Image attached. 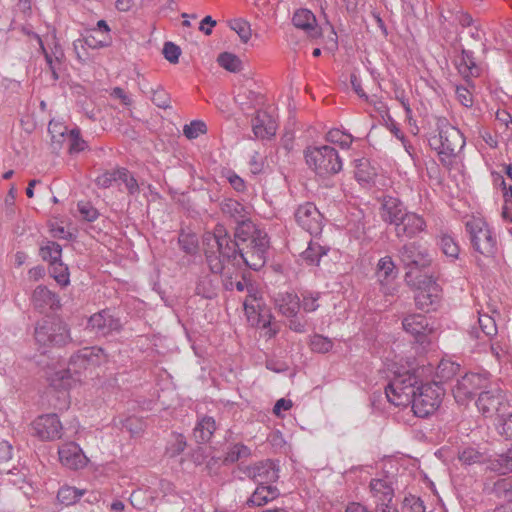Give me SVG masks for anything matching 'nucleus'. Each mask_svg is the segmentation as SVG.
Returning <instances> with one entry per match:
<instances>
[{"mask_svg": "<svg viewBox=\"0 0 512 512\" xmlns=\"http://www.w3.org/2000/svg\"><path fill=\"white\" fill-rule=\"evenodd\" d=\"M235 289L239 292H247L243 300V307L247 320L251 325H260L263 321V327L269 325V320L262 319L261 307L264 304L257 287L245 278L235 281Z\"/></svg>", "mask_w": 512, "mask_h": 512, "instance_id": "9", "label": "nucleus"}, {"mask_svg": "<svg viewBox=\"0 0 512 512\" xmlns=\"http://www.w3.org/2000/svg\"><path fill=\"white\" fill-rule=\"evenodd\" d=\"M35 339L42 346H63L70 341L68 325L59 320H43L35 328Z\"/></svg>", "mask_w": 512, "mask_h": 512, "instance_id": "8", "label": "nucleus"}, {"mask_svg": "<svg viewBox=\"0 0 512 512\" xmlns=\"http://www.w3.org/2000/svg\"><path fill=\"white\" fill-rule=\"evenodd\" d=\"M150 93V99L157 107L162 109L170 108V95L161 86H157V88H151Z\"/></svg>", "mask_w": 512, "mask_h": 512, "instance_id": "49", "label": "nucleus"}, {"mask_svg": "<svg viewBox=\"0 0 512 512\" xmlns=\"http://www.w3.org/2000/svg\"><path fill=\"white\" fill-rule=\"evenodd\" d=\"M203 244L206 261L212 273L222 272L226 262L233 268L244 264L257 271L265 265L270 247L267 233L256 235L255 239L243 246L233 243L222 224H217L213 233L205 234Z\"/></svg>", "mask_w": 512, "mask_h": 512, "instance_id": "1", "label": "nucleus"}, {"mask_svg": "<svg viewBox=\"0 0 512 512\" xmlns=\"http://www.w3.org/2000/svg\"><path fill=\"white\" fill-rule=\"evenodd\" d=\"M279 496V490L272 485H258L253 494L247 500L249 507L262 506Z\"/></svg>", "mask_w": 512, "mask_h": 512, "instance_id": "29", "label": "nucleus"}, {"mask_svg": "<svg viewBox=\"0 0 512 512\" xmlns=\"http://www.w3.org/2000/svg\"><path fill=\"white\" fill-rule=\"evenodd\" d=\"M117 181H121L125 184V187L129 194L136 195L139 193V184L134 176L126 168L116 169Z\"/></svg>", "mask_w": 512, "mask_h": 512, "instance_id": "42", "label": "nucleus"}, {"mask_svg": "<svg viewBox=\"0 0 512 512\" xmlns=\"http://www.w3.org/2000/svg\"><path fill=\"white\" fill-rule=\"evenodd\" d=\"M226 179L237 192H243L246 188L244 180L233 171H227Z\"/></svg>", "mask_w": 512, "mask_h": 512, "instance_id": "60", "label": "nucleus"}, {"mask_svg": "<svg viewBox=\"0 0 512 512\" xmlns=\"http://www.w3.org/2000/svg\"><path fill=\"white\" fill-rule=\"evenodd\" d=\"M216 25V21L211 16H205L200 22L199 30L205 35L212 33V28Z\"/></svg>", "mask_w": 512, "mask_h": 512, "instance_id": "63", "label": "nucleus"}, {"mask_svg": "<svg viewBox=\"0 0 512 512\" xmlns=\"http://www.w3.org/2000/svg\"><path fill=\"white\" fill-rule=\"evenodd\" d=\"M377 281L380 284V290L385 296H392L396 292L394 280L397 277L396 266L390 256L379 259L376 269Z\"/></svg>", "mask_w": 512, "mask_h": 512, "instance_id": "15", "label": "nucleus"}, {"mask_svg": "<svg viewBox=\"0 0 512 512\" xmlns=\"http://www.w3.org/2000/svg\"><path fill=\"white\" fill-rule=\"evenodd\" d=\"M85 493L84 489L65 485L58 490L57 499L61 504L70 506L78 502Z\"/></svg>", "mask_w": 512, "mask_h": 512, "instance_id": "36", "label": "nucleus"}, {"mask_svg": "<svg viewBox=\"0 0 512 512\" xmlns=\"http://www.w3.org/2000/svg\"><path fill=\"white\" fill-rule=\"evenodd\" d=\"M234 99L243 111L255 108L262 103V95L246 87L240 88Z\"/></svg>", "mask_w": 512, "mask_h": 512, "instance_id": "33", "label": "nucleus"}, {"mask_svg": "<svg viewBox=\"0 0 512 512\" xmlns=\"http://www.w3.org/2000/svg\"><path fill=\"white\" fill-rule=\"evenodd\" d=\"M225 269L217 274L223 275V286L226 290H233L235 288V281L232 280L231 274L236 269L231 264L225 263Z\"/></svg>", "mask_w": 512, "mask_h": 512, "instance_id": "61", "label": "nucleus"}, {"mask_svg": "<svg viewBox=\"0 0 512 512\" xmlns=\"http://www.w3.org/2000/svg\"><path fill=\"white\" fill-rule=\"evenodd\" d=\"M499 432L507 439H512V415L503 420L499 427Z\"/></svg>", "mask_w": 512, "mask_h": 512, "instance_id": "64", "label": "nucleus"}, {"mask_svg": "<svg viewBox=\"0 0 512 512\" xmlns=\"http://www.w3.org/2000/svg\"><path fill=\"white\" fill-rule=\"evenodd\" d=\"M277 311L284 317L296 316L300 309V298L293 292H279L274 298Z\"/></svg>", "mask_w": 512, "mask_h": 512, "instance_id": "25", "label": "nucleus"}, {"mask_svg": "<svg viewBox=\"0 0 512 512\" xmlns=\"http://www.w3.org/2000/svg\"><path fill=\"white\" fill-rule=\"evenodd\" d=\"M301 297L302 301L300 302V307L302 306L305 312L311 313L318 309L319 292L304 291L301 293Z\"/></svg>", "mask_w": 512, "mask_h": 512, "instance_id": "52", "label": "nucleus"}, {"mask_svg": "<svg viewBox=\"0 0 512 512\" xmlns=\"http://www.w3.org/2000/svg\"><path fill=\"white\" fill-rule=\"evenodd\" d=\"M427 227L423 216L407 211L399 224L395 227V235L397 238H414L424 232Z\"/></svg>", "mask_w": 512, "mask_h": 512, "instance_id": "17", "label": "nucleus"}, {"mask_svg": "<svg viewBox=\"0 0 512 512\" xmlns=\"http://www.w3.org/2000/svg\"><path fill=\"white\" fill-rule=\"evenodd\" d=\"M401 512H426V507L420 497L409 494L402 501Z\"/></svg>", "mask_w": 512, "mask_h": 512, "instance_id": "46", "label": "nucleus"}, {"mask_svg": "<svg viewBox=\"0 0 512 512\" xmlns=\"http://www.w3.org/2000/svg\"><path fill=\"white\" fill-rule=\"evenodd\" d=\"M31 303L35 310L43 314L54 312L61 307L59 296L43 285H39L34 289Z\"/></svg>", "mask_w": 512, "mask_h": 512, "instance_id": "16", "label": "nucleus"}, {"mask_svg": "<svg viewBox=\"0 0 512 512\" xmlns=\"http://www.w3.org/2000/svg\"><path fill=\"white\" fill-rule=\"evenodd\" d=\"M260 233H266L264 230L259 229L252 221L248 218H244L242 221H237V227L235 228V240L233 243H239L240 246L255 239V236Z\"/></svg>", "mask_w": 512, "mask_h": 512, "instance_id": "28", "label": "nucleus"}, {"mask_svg": "<svg viewBox=\"0 0 512 512\" xmlns=\"http://www.w3.org/2000/svg\"><path fill=\"white\" fill-rule=\"evenodd\" d=\"M32 427L34 433L41 440H56L62 436V424L56 414H46L39 416L33 421Z\"/></svg>", "mask_w": 512, "mask_h": 512, "instance_id": "14", "label": "nucleus"}, {"mask_svg": "<svg viewBox=\"0 0 512 512\" xmlns=\"http://www.w3.org/2000/svg\"><path fill=\"white\" fill-rule=\"evenodd\" d=\"M326 140L331 143L340 145L341 148L348 149L352 144L353 138L350 134L332 129L326 134Z\"/></svg>", "mask_w": 512, "mask_h": 512, "instance_id": "47", "label": "nucleus"}, {"mask_svg": "<svg viewBox=\"0 0 512 512\" xmlns=\"http://www.w3.org/2000/svg\"><path fill=\"white\" fill-rule=\"evenodd\" d=\"M292 22L295 27L304 30L309 37L317 38L320 36L316 17L310 10L298 9L293 15Z\"/></svg>", "mask_w": 512, "mask_h": 512, "instance_id": "26", "label": "nucleus"}, {"mask_svg": "<svg viewBox=\"0 0 512 512\" xmlns=\"http://www.w3.org/2000/svg\"><path fill=\"white\" fill-rule=\"evenodd\" d=\"M295 220L300 227L311 235H318L322 231L323 216L311 202L302 204L297 208Z\"/></svg>", "mask_w": 512, "mask_h": 512, "instance_id": "12", "label": "nucleus"}, {"mask_svg": "<svg viewBox=\"0 0 512 512\" xmlns=\"http://www.w3.org/2000/svg\"><path fill=\"white\" fill-rule=\"evenodd\" d=\"M399 257L406 268L421 270L430 266L432 256L428 247L421 242H408L399 250Z\"/></svg>", "mask_w": 512, "mask_h": 512, "instance_id": "10", "label": "nucleus"}, {"mask_svg": "<svg viewBox=\"0 0 512 512\" xmlns=\"http://www.w3.org/2000/svg\"><path fill=\"white\" fill-rule=\"evenodd\" d=\"M252 130L256 138H270L276 133V123L268 113L258 111L252 120Z\"/></svg>", "mask_w": 512, "mask_h": 512, "instance_id": "27", "label": "nucleus"}, {"mask_svg": "<svg viewBox=\"0 0 512 512\" xmlns=\"http://www.w3.org/2000/svg\"><path fill=\"white\" fill-rule=\"evenodd\" d=\"M327 250L320 244L310 241L308 247L302 252L303 259L309 265H317L320 262L322 256L326 255Z\"/></svg>", "mask_w": 512, "mask_h": 512, "instance_id": "40", "label": "nucleus"}, {"mask_svg": "<svg viewBox=\"0 0 512 512\" xmlns=\"http://www.w3.org/2000/svg\"><path fill=\"white\" fill-rule=\"evenodd\" d=\"M404 330L415 337L421 345L428 343L427 336L432 332L429 320L421 314L408 315L402 322Z\"/></svg>", "mask_w": 512, "mask_h": 512, "instance_id": "20", "label": "nucleus"}, {"mask_svg": "<svg viewBox=\"0 0 512 512\" xmlns=\"http://www.w3.org/2000/svg\"><path fill=\"white\" fill-rule=\"evenodd\" d=\"M206 131V124L200 120H194L190 124H186L183 128V134L188 139H196L201 134L206 133Z\"/></svg>", "mask_w": 512, "mask_h": 512, "instance_id": "54", "label": "nucleus"}, {"mask_svg": "<svg viewBox=\"0 0 512 512\" xmlns=\"http://www.w3.org/2000/svg\"><path fill=\"white\" fill-rule=\"evenodd\" d=\"M460 371V365L451 360L443 359L436 369V378L440 382L451 380Z\"/></svg>", "mask_w": 512, "mask_h": 512, "instance_id": "39", "label": "nucleus"}, {"mask_svg": "<svg viewBox=\"0 0 512 512\" xmlns=\"http://www.w3.org/2000/svg\"><path fill=\"white\" fill-rule=\"evenodd\" d=\"M39 254L42 260L49 262L54 267V270L57 269V266L62 267V247L57 242L47 241L40 247Z\"/></svg>", "mask_w": 512, "mask_h": 512, "instance_id": "31", "label": "nucleus"}, {"mask_svg": "<svg viewBox=\"0 0 512 512\" xmlns=\"http://www.w3.org/2000/svg\"><path fill=\"white\" fill-rule=\"evenodd\" d=\"M428 142L446 167L452 165L457 153L465 146V139L460 130L448 124L439 127L438 133L431 136Z\"/></svg>", "mask_w": 512, "mask_h": 512, "instance_id": "4", "label": "nucleus"}, {"mask_svg": "<svg viewBox=\"0 0 512 512\" xmlns=\"http://www.w3.org/2000/svg\"><path fill=\"white\" fill-rule=\"evenodd\" d=\"M180 54L181 50L176 44L172 42H166L164 44L163 55L170 63H177L179 61Z\"/></svg>", "mask_w": 512, "mask_h": 512, "instance_id": "56", "label": "nucleus"}, {"mask_svg": "<svg viewBox=\"0 0 512 512\" xmlns=\"http://www.w3.org/2000/svg\"><path fill=\"white\" fill-rule=\"evenodd\" d=\"M439 245L443 253L453 259H456L459 255V246L455 239L448 234H442L440 236Z\"/></svg>", "mask_w": 512, "mask_h": 512, "instance_id": "45", "label": "nucleus"}, {"mask_svg": "<svg viewBox=\"0 0 512 512\" xmlns=\"http://www.w3.org/2000/svg\"><path fill=\"white\" fill-rule=\"evenodd\" d=\"M369 489L376 505L380 504V502H392L394 497V489L392 487V481L389 476L371 479Z\"/></svg>", "mask_w": 512, "mask_h": 512, "instance_id": "24", "label": "nucleus"}, {"mask_svg": "<svg viewBox=\"0 0 512 512\" xmlns=\"http://www.w3.org/2000/svg\"><path fill=\"white\" fill-rule=\"evenodd\" d=\"M497 334V326L493 317L488 314L478 315V328L473 327L470 335L482 340L486 337L491 340Z\"/></svg>", "mask_w": 512, "mask_h": 512, "instance_id": "30", "label": "nucleus"}, {"mask_svg": "<svg viewBox=\"0 0 512 512\" xmlns=\"http://www.w3.org/2000/svg\"><path fill=\"white\" fill-rule=\"evenodd\" d=\"M78 210L83 219L92 222L97 219L98 211L89 203H79Z\"/></svg>", "mask_w": 512, "mask_h": 512, "instance_id": "58", "label": "nucleus"}, {"mask_svg": "<svg viewBox=\"0 0 512 512\" xmlns=\"http://www.w3.org/2000/svg\"><path fill=\"white\" fill-rule=\"evenodd\" d=\"M195 292L203 298L212 299L217 295V285L211 276H200L196 283Z\"/></svg>", "mask_w": 512, "mask_h": 512, "instance_id": "37", "label": "nucleus"}, {"mask_svg": "<svg viewBox=\"0 0 512 512\" xmlns=\"http://www.w3.org/2000/svg\"><path fill=\"white\" fill-rule=\"evenodd\" d=\"M456 65L459 73L464 78L475 77L479 74V68L475 63L472 51L463 49Z\"/></svg>", "mask_w": 512, "mask_h": 512, "instance_id": "34", "label": "nucleus"}, {"mask_svg": "<svg viewBox=\"0 0 512 512\" xmlns=\"http://www.w3.org/2000/svg\"><path fill=\"white\" fill-rule=\"evenodd\" d=\"M459 460L464 465H473L476 463H480L483 460V454L474 448H465L459 453Z\"/></svg>", "mask_w": 512, "mask_h": 512, "instance_id": "55", "label": "nucleus"}, {"mask_svg": "<svg viewBox=\"0 0 512 512\" xmlns=\"http://www.w3.org/2000/svg\"><path fill=\"white\" fill-rule=\"evenodd\" d=\"M304 156L309 168L322 177L337 174L343 167L337 150L328 145L307 147Z\"/></svg>", "mask_w": 512, "mask_h": 512, "instance_id": "6", "label": "nucleus"}, {"mask_svg": "<svg viewBox=\"0 0 512 512\" xmlns=\"http://www.w3.org/2000/svg\"><path fill=\"white\" fill-rule=\"evenodd\" d=\"M54 279L62 286H66L69 284V274H68V268L62 264V267L57 266V269L55 270Z\"/></svg>", "mask_w": 512, "mask_h": 512, "instance_id": "62", "label": "nucleus"}, {"mask_svg": "<svg viewBox=\"0 0 512 512\" xmlns=\"http://www.w3.org/2000/svg\"><path fill=\"white\" fill-rule=\"evenodd\" d=\"M406 212L407 209L400 199L393 196L383 197L380 207V217L385 223L396 227Z\"/></svg>", "mask_w": 512, "mask_h": 512, "instance_id": "21", "label": "nucleus"}, {"mask_svg": "<svg viewBox=\"0 0 512 512\" xmlns=\"http://www.w3.org/2000/svg\"><path fill=\"white\" fill-rule=\"evenodd\" d=\"M121 328L120 319L114 317L108 310H102L93 314L87 323V329L97 336H107L114 332H119Z\"/></svg>", "mask_w": 512, "mask_h": 512, "instance_id": "13", "label": "nucleus"}, {"mask_svg": "<svg viewBox=\"0 0 512 512\" xmlns=\"http://www.w3.org/2000/svg\"><path fill=\"white\" fill-rule=\"evenodd\" d=\"M27 35L35 39L39 49L45 58L46 65L51 72V78L54 82L59 79V71L65 59L64 50L56 38L55 33L47 34L42 38L37 33L25 29Z\"/></svg>", "mask_w": 512, "mask_h": 512, "instance_id": "7", "label": "nucleus"}, {"mask_svg": "<svg viewBox=\"0 0 512 512\" xmlns=\"http://www.w3.org/2000/svg\"><path fill=\"white\" fill-rule=\"evenodd\" d=\"M440 296L441 289L439 285L430 279L426 287L417 291L415 303L419 309L429 311L438 304Z\"/></svg>", "mask_w": 512, "mask_h": 512, "instance_id": "23", "label": "nucleus"}, {"mask_svg": "<svg viewBox=\"0 0 512 512\" xmlns=\"http://www.w3.org/2000/svg\"><path fill=\"white\" fill-rule=\"evenodd\" d=\"M218 63L224 69L230 72H238L241 69L242 62L234 54L224 52L218 56Z\"/></svg>", "mask_w": 512, "mask_h": 512, "instance_id": "48", "label": "nucleus"}, {"mask_svg": "<svg viewBox=\"0 0 512 512\" xmlns=\"http://www.w3.org/2000/svg\"><path fill=\"white\" fill-rule=\"evenodd\" d=\"M215 429V420L212 417L205 416L197 422L193 430V436L198 443H206L211 439Z\"/></svg>", "mask_w": 512, "mask_h": 512, "instance_id": "32", "label": "nucleus"}, {"mask_svg": "<svg viewBox=\"0 0 512 512\" xmlns=\"http://www.w3.org/2000/svg\"><path fill=\"white\" fill-rule=\"evenodd\" d=\"M58 132L61 136L67 134L70 153H79L87 147V144L85 140L82 139L78 128H74L68 132L66 127L60 126V130Z\"/></svg>", "mask_w": 512, "mask_h": 512, "instance_id": "38", "label": "nucleus"}, {"mask_svg": "<svg viewBox=\"0 0 512 512\" xmlns=\"http://www.w3.org/2000/svg\"><path fill=\"white\" fill-rule=\"evenodd\" d=\"M417 384L414 374L398 375L387 385L385 394L393 405H411L414 414L424 418L438 409L444 390L436 382Z\"/></svg>", "mask_w": 512, "mask_h": 512, "instance_id": "2", "label": "nucleus"}, {"mask_svg": "<svg viewBox=\"0 0 512 512\" xmlns=\"http://www.w3.org/2000/svg\"><path fill=\"white\" fill-rule=\"evenodd\" d=\"M504 401L503 391L498 387H492L480 393L476 405L478 410L488 417L498 413Z\"/></svg>", "mask_w": 512, "mask_h": 512, "instance_id": "19", "label": "nucleus"}, {"mask_svg": "<svg viewBox=\"0 0 512 512\" xmlns=\"http://www.w3.org/2000/svg\"><path fill=\"white\" fill-rule=\"evenodd\" d=\"M491 468L499 474L512 472V457L509 455V450L498 455V457L492 462Z\"/></svg>", "mask_w": 512, "mask_h": 512, "instance_id": "51", "label": "nucleus"}, {"mask_svg": "<svg viewBox=\"0 0 512 512\" xmlns=\"http://www.w3.org/2000/svg\"><path fill=\"white\" fill-rule=\"evenodd\" d=\"M455 93H456L457 100L461 103V105H463L464 107H467V108L472 107L473 95L469 89H467L464 86H457Z\"/></svg>", "mask_w": 512, "mask_h": 512, "instance_id": "57", "label": "nucleus"}, {"mask_svg": "<svg viewBox=\"0 0 512 512\" xmlns=\"http://www.w3.org/2000/svg\"><path fill=\"white\" fill-rule=\"evenodd\" d=\"M95 181L98 187L109 188L113 182L117 181L116 170L99 175Z\"/></svg>", "mask_w": 512, "mask_h": 512, "instance_id": "59", "label": "nucleus"}, {"mask_svg": "<svg viewBox=\"0 0 512 512\" xmlns=\"http://www.w3.org/2000/svg\"><path fill=\"white\" fill-rule=\"evenodd\" d=\"M221 211L233 218L236 222L248 217V208L234 199H224L221 202Z\"/></svg>", "mask_w": 512, "mask_h": 512, "instance_id": "35", "label": "nucleus"}, {"mask_svg": "<svg viewBox=\"0 0 512 512\" xmlns=\"http://www.w3.org/2000/svg\"><path fill=\"white\" fill-rule=\"evenodd\" d=\"M278 468L271 460L259 462L245 469L244 473L258 485H271L278 477Z\"/></svg>", "mask_w": 512, "mask_h": 512, "instance_id": "18", "label": "nucleus"}, {"mask_svg": "<svg viewBox=\"0 0 512 512\" xmlns=\"http://www.w3.org/2000/svg\"><path fill=\"white\" fill-rule=\"evenodd\" d=\"M107 361V354L101 347H85L71 356L67 369L59 370L51 377V385L56 389H67L73 374H79L91 366Z\"/></svg>", "mask_w": 512, "mask_h": 512, "instance_id": "3", "label": "nucleus"}, {"mask_svg": "<svg viewBox=\"0 0 512 512\" xmlns=\"http://www.w3.org/2000/svg\"><path fill=\"white\" fill-rule=\"evenodd\" d=\"M310 347L317 353H327L333 348V341L320 334H315L310 338Z\"/></svg>", "mask_w": 512, "mask_h": 512, "instance_id": "50", "label": "nucleus"}, {"mask_svg": "<svg viewBox=\"0 0 512 512\" xmlns=\"http://www.w3.org/2000/svg\"><path fill=\"white\" fill-rule=\"evenodd\" d=\"M110 37L104 35L102 38H98V34H93L90 30L89 34H87L82 40H77L73 43L74 49L77 50L78 46L81 47L87 46L92 49L102 48L109 44Z\"/></svg>", "mask_w": 512, "mask_h": 512, "instance_id": "41", "label": "nucleus"}, {"mask_svg": "<svg viewBox=\"0 0 512 512\" xmlns=\"http://www.w3.org/2000/svg\"><path fill=\"white\" fill-rule=\"evenodd\" d=\"M229 27L238 34L242 42L247 43L250 40L252 31L247 20L243 18L233 19L229 22Z\"/></svg>", "mask_w": 512, "mask_h": 512, "instance_id": "43", "label": "nucleus"}, {"mask_svg": "<svg viewBox=\"0 0 512 512\" xmlns=\"http://www.w3.org/2000/svg\"><path fill=\"white\" fill-rule=\"evenodd\" d=\"M487 376L488 373H466L457 379L456 384L452 387L455 400L461 404L466 403L477 390L487 387Z\"/></svg>", "mask_w": 512, "mask_h": 512, "instance_id": "11", "label": "nucleus"}, {"mask_svg": "<svg viewBox=\"0 0 512 512\" xmlns=\"http://www.w3.org/2000/svg\"><path fill=\"white\" fill-rule=\"evenodd\" d=\"M249 455L250 449L246 445L238 443L229 447L224 458V463H234L242 458L249 457Z\"/></svg>", "mask_w": 512, "mask_h": 512, "instance_id": "44", "label": "nucleus"}, {"mask_svg": "<svg viewBox=\"0 0 512 512\" xmlns=\"http://www.w3.org/2000/svg\"><path fill=\"white\" fill-rule=\"evenodd\" d=\"M180 248L187 254L197 251L198 241L194 234L181 232L178 238Z\"/></svg>", "mask_w": 512, "mask_h": 512, "instance_id": "53", "label": "nucleus"}, {"mask_svg": "<svg viewBox=\"0 0 512 512\" xmlns=\"http://www.w3.org/2000/svg\"><path fill=\"white\" fill-rule=\"evenodd\" d=\"M58 454L61 463L70 469H79L86 463V457L81 448L73 442L63 444Z\"/></svg>", "mask_w": 512, "mask_h": 512, "instance_id": "22", "label": "nucleus"}, {"mask_svg": "<svg viewBox=\"0 0 512 512\" xmlns=\"http://www.w3.org/2000/svg\"><path fill=\"white\" fill-rule=\"evenodd\" d=\"M466 232L473 250L486 258L496 255L497 237L494 229L481 217H472L465 223Z\"/></svg>", "mask_w": 512, "mask_h": 512, "instance_id": "5", "label": "nucleus"}]
</instances>
